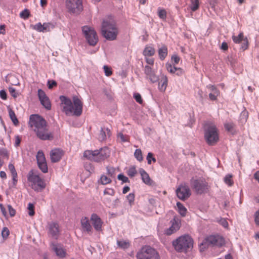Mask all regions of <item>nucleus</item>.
Instances as JSON below:
<instances>
[{"label": "nucleus", "instance_id": "63", "mask_svg": "<svg viewBox=\"0 0 259 259\" xmlns=\"http://www.w3.org/2000/svg\"><path fill=\"white\" fill-rule=\"evenodd\" d=\"M42 25L45 32L49 31L51 26H52V25L49 23H44Z\"/></svg>", "mask_w": 259, "mask_h": 259}, {"label": "nucleus", "instance_id": "37", "mask_svg": "<svg viewBox=\"0 0 259 259\" xmlns=\"http://www.w3.org/2000/svg\"><path fill=\"white\" fill-rule=\"evenodd\" d=\"M158 16L162 20H165L166 18L167 13L165 9L158 8Z\"/></svg>", "mask_w": 259, "mask_h": 259}, {"label": "nucleus", "instance_id": "25", "mask_svg": "<svg viewBox=\"0 0 259 259\" xmlns=\"http://www.w3.org/2000/svg\"><path fill=\"white\" fill-rule=\"evenodd\" d=\"M111 135V132L108 128H102L98 136V139L100 141H105L107 137H110Z\"/></svg>", "mask_w": 259, "mask_h": 259}, {"label": "nucleus", "instance_id": "14", "mask_svg": "<svg viewBox=\"0 0 259 259\" xmlns=\"http://www.w3.org/2000/svg\"><path fill=\"white\" fill-rule=\"evenodd\" d=\"M60 100L61 102V104L64 105L63 111L66 114H70L71 110L72 109V102L71 100L64 96H61L60 97Z\"/></svg>", "mask_w": 259, "mask_h": 259}, {"label": "nucleus", "instance_id": "57", "mask_svg": "<svg viewBox=\"0 0 259 259\" xmlns=\"http://www.w3.org/2000/svg\"><path fill=\"white\" fill-rule=\"evenodd\" d=\"M220 92H213L209 94V98L211 101H215L217 99L218 96L219 95Z\"/></svg>", "mask_w": 259, "mask_h": 259}, {"label": "nucleus", "instance_id": "28", "mask_svg": "<svg viewBox=\"0 0 259 259\" xmlns=\"http://www.w3.org/2000/svg\"><path fill=\"white\" fill-rule=\"evenodd\" d=\"M155 52V50L153 47L147 45L143 51V54L145 57H150L153 56Z\"/></svg>", "mask_w": 259, "mask_h": 259}, {"label": "nucleus", "instance_id": "17", "mask_svg": "<svg viewBox=\"0 0 259 259\" xmlns=\"http://www.w3.org/2000/svg\"><path fill=\"white\" fill-rule=\"evenodd\" d=\"M91 221L95 229L97 231L102 230L103 221L101 219L96 213H93L91 217Z\"/></svg>", "mask_w": 259, "mask_h": 259}, {"label": "nucleus", "instance_id": "29", "mask_svg": "<svg viewBox=\"0 0 259 259\" xmlns=\"http://www.w3.org/2000/svg\"><path fill=\"white\" fill-rule=\"evenodd\" d=\"M117 244L119 248L126 249L130 247L131 242L127 239H121L117 241Z\"/></svg>", "mask_w": 259, "mask_h": 259}, {"label": "nucleus", "instance_id": "8", "mask_svg": "<svg viewBox=\"0 0 259 259\" xmlns=\"http://www.w3.org/2000/svg\"><path fill=\"white\" fill-rule=\"evenodd\" d=\"M82 30L89 44L91 46H95L98 41V38L95 30L91 27L84 26Z\"/></svg>", "mask_w": 259, "mask_h": 259}, {"label": "nucleus", "instance_id": "9", "mask_svg": "<svg viewBox=\"0 0 259 259\" xmlns=\"http://www.w3.org/2000/svg\"><path fill=\"white\" fill-rule=\"evenodd\" d=\"M176 193L177 197L181 200L185 201L188 199L191 192L189 186L185 183H182L177 188Z\"/></svg>", "mask_w": 259, "mask_h": 259}, {"label": "nucleus", "instance_id": "24", "mask_svg": "<svg viewBox=\"0 0 259 259\" xmlns=\"http://www.w3.org/2000/svg\"><path fill=\"white\" fill-rule=\"evenodd\" d=\"M9 170H10L11 176L12 177V181L13 186H16L18 182V175L17 171L14 165L12 163H10L8 166Z\"/></svg>", "mask_w": 259, "mask_h": 259}, {"label": "nucleus", "instance_id": "15", "mask_svg": "<svg viewBox=\"0 0 259 259\" xmlns=\"http://www.w3.org/2000/svg\"><path fill=\"white\" fill-rule=\"evenodd\" d=\"M206 238L210 245L222 246L225 243L224 238L219 235H210Z\"/></svg>", "mask_w": 259, "mask_h": 259}, {"label": "nucleus", "instance_id": "43", "mask_svg": "<svg viewBox=\"0 0 259 259\" xmlns=\"http://www.w3.org/2000/svg\"><path fill=\"white\" fill-rule=\"evenodd\" d=\"M167 70L170 73H175L177 71V67L172 65L171 64H166Z\"/></svg>", "mask_w": 259, "mask_h": 259}, {"label": "nucleus", "instance_id": "60", "mask_svg": "<svg viewBox=\"0 0 259 259\" xmlns=\"http://www.w3.org/2000/svg\"><path fill=\"white\" fill-rule=\"evenodd\" d=\"M9 214L11 217H14L16 214L15 210L10 205L8 206Z\"/></svg>", "mask_w": 259, "mask_h": 259}, {"label": "nucleus", "instance_id": "62", "mask_svg": "<svg viewBox=\"0 0 259 259\" xmlns=\"http://www.w3.org/2000/svg\"><path fill=\"white\" fill-rule=\"evenodd\" d=\"M48 88L51 89L57 85V82L55 80H48Z\"/></svg>", "mask_w": 259, "mask_h": 259}, {"label": "nucleus", "instance_id": "34", "mask_svg": "<svg viewBox=\"0 0 259 259\" xmlns=\"http://www.w3.org/2000/svg\"><path fill=\"white\" fill-rule=\"evenodd\" d=\"M177 206L178 208V211L182 217H185L186 214L187 210L186 208L180 202L177 203Z\"/></svg>", "mask_w": 259, "mask_h": 259}, {"label": "nucleus", "instance_id": "61", "mask_svg": "<svg viewBox=\"0 0 259 259\" xmlns=\"http://www.w3.org/2000/svg\"><path fill=\"white\" fill-rule=\"evenodd\" d=\"M0 97L3 100H6L7 99V94L5 90L0 91Z\"/></svg>", "mask_w": 259, "mask_h": 259}, {"label": "nucleus", "instance_id": "54", "mask_svg": "<svg viewBox=\"0 0 259 259\" xmlns=\"http://www.w3.org/2000/svg\"><path fill=\"white\" fill-rule=\"evenodd\" d=\"M0 155L4 158H8L9 157V153L7 150L5 148H0Z\"/></svg>", "mask_w": 259, "mask_h": 259}, {"label": "nucleus", "instance_id": "27", "mask_svg": "<svg viewBox=\"0 0 259 259\" xmlns=\"http://www.w3.org/2000/svg\"><path fill=\"white\" fill-rule=\"evenodd\" d=\"M59 225L57 223H53L50 225L49 233L54 237H56L59 233Z\"/></svg>", "mask_w": 259, "mask_h": 259}, {"label": "nucleus", "instance_id": "4", "mask_svg": "<svg viewBox=\"0 0 259 259\" xmlns=\"http://www.w3.org/2000/svg\"><path fill=\"white\" fill-rule=\"evenodd\" d=\"M204 138L209 145H214L219 140V130L212 123H206L204 129Z\"/></svg>", "mask_w": 259, "mask_h": 259}, {"label": "nucleus", "instance_id": "3", "mask_svg": "<svg viewBox=\"0 0 259 259\" xmlns=\"http://www.w3.org/2000/svg\"><path fill=\"white\" fill-rule=\"evenodd\" d=\"M27 178L30 187L35 191L41 192L46 188V184L44 179L39 176L36 170H30Z\"/></svg>", "mask_w": 259, "mask_h": 259}, {"label": "nucleus", "instance_id": "12", "mask_svg": "<svg viewBox=\"0 0 259 259\" xmlns=\"http://www.w3.org/2000/svg\"><path fill=\"white\" fill-rule=\"evenodd\" d=\"M38 96L42 105L47 110L51 109V103L45 92L41 89L38 90Z\"/></svg>", "mask_w": 259, "mask_h": 259}, {"label": "nucleus", "instance_id": "46", "mask_svg": "<svg viewBox=\"0 0 259 259\" xmlns=\"http://www.w3.org/2000/svg\"><path fill=\"white\" fill-rule=\"evenodd\" d=\"M103 69L106 76H110L112 74V71L110 67L107 65H104Z\"/></svg>", "mask_w": 259, "mask_h": 259}, {"label": "nucleus", "instance_id": "23", "mask_svg": "<svg viewBox=\"0 0 259 259\" xmlns=\"http://www.w3.org/2000/svg\"><path fill=\"white\" fill-rule=\"evenodd\" d=\"M180 228V225L175 220L172 222L171 226L165 231V234L167 235H170L172 233L176 232Z\"/></svg>", "mask_w": 259, "mask_h": 259}, {"label": "nucleus", "instance_id": "40", "mask_svg": "<svg viewBox=\"0 0 259 259\" xmlns=\"http://www.w3.org/2000/svg\"><path fill=\"white\" fill-rule=\"evenodd\" d=\"M37 162H45V157L42 151H39L36 155Z\"/></svg>", "mask_w": 259, "mask_h": 259}, {"label": "nucleus", "instance_id": "35", "mask_svg": "<svg viewBox=\"0 0 259 259\" xmlns=\"http://www.w3.org/2000/svg\"><path fill=\"white\" fill-rule=\"evenodd\" d=\"M9 114L14 124L15 125H17L19 123V121L16 117V115L14 111L12 109H10L9 110Z\"/></svg>", "mask_w": 259, "mask_h": 259}, {"label": "nucleus", "instance_id": "36", "mask_svg": "<svg viewBox=\"0 0 259 259\" xmlns=\"http://www.w3.org/2000/svg\"><path fill=\"white\" fill-rule=\"evenodd\" d=\"M209 246H210V244L206 238H205L199 244L200 251H204Z\"/></svg>", "mask_w": 259, "mask_h": 259}, {"label": "nucleus", "instance_id": "33", "mask_svg": "<svg viewBox=\"0 0 259 259\" xmlns=\"http://www.w3.org/2000/svg\"><path fill=\"white\" fill-rule=\"evenodd\" d=\"M224 127L226 130L229 132L233 133L235 132V124L233 122H228L225 123Z\"/></svg>", "mask_w": 259, "mask_h": 259}, {"label": "nucleus", "instance_id": "11", "mask_svg": "<svg viewBox=\"0 0 259 259\" xmlns=\"http://www.w3.org/2000/svg\"><path fill=\"white\" fill-rule=\"evenodd\" d=\"M73 103L70 113L73 115L79 116L82 112L83 102L77 96H73L72 98Z\"/></svg>", "mask_w": 259, "mask_h": 259}, {"label": "nucleus", "instance_id": "26", "mask_svg": "<svg viewBox=\"0 0 259 259\" xmlns=\"http://www.w3.org/2000/svg\"><path fill=\"white\" fill-rule=\"evenodd\" d=\"M53 249L56 252V255L60 257H64L66 255V252L60 245L53 244Z\"/></svg>", "mask_w": 259, "mask_h": 259}, {"label": "nucleus", "instance_id": "13", "mask_svg": "<svg viewBox=\"0 0 259 259\" xmlns=\"http://www.w3.org/2000/svg\"><path fill=\"white\" fill-rule=\"evenodd\" d=\"M65 152L60 148H55L50 152V157L52 162H58L61 160L64 155Z\"/></svg>", "mask_w": 259, "mask_h": 259}, {"label": "nucleus", "instance_id": "45", "mask_svg": "<svg viewBox=\"0 0 259 259\" xmlns=\"http://www.w3.org/2000/svg\"><path fill=\"white\" fill-rule=\"evenodd\" d=\"M134 155L136 159H137V160L140 161L143 160L142 153L140 149H136L134 153Z\"/></svg>", "mask_w": 259, "mask_h": 259}, {"label": "nucleus", "instance_id": "48", "mask_svg": "<svg viewBox=\"0 0 259 259\" xmlns=\"http://www.w3.org/2000/svg\"><path fill=\"white\" fill-rule=\"evenodd\" d=\"M137 172L136 169V168L134 167H132L130 168L127 171L128 176L131 177H134L137 174Z\"/></svg>", "mask_w": 259, "mask_h": 259}, {"label": "nucleus", "instance_id": "2", "mask_svg": "<svg viewBox=\"0 0 259 259\" xmlns=\"http://www.w3.org/2000/svg\"><path fill=\"white\" fill-rule=\"evenodd\" d=\"M101 32L103 36L107 39L114 40L118 34V29L116 22L112 17H108L102 21Z\"/></svg>", "mask_w": 259, "mask_h": 259}, {"label": "nucleus", "instance_id": "64", "mask_svg": "<svg viewBox=\"0 0 259 259\" xmlns=\"http://www.w3.org/2000/svg\"><path fill=\"white\" fill-rule=\"evenodd\" d=\"M254 217L255 223L259 226V209L255 213Z\"/></svg>", "mask_w": 259, "mask_h": 259}, {"label": "nucleus", "instance_id": "55", "mask_svg": "<svg viewBox=\"0 0 259 259\" xmlns=\"http://www.w3.org/2000/svg\"><path fill=\"white\" fill-rule=\"evenodd\" d=\"M115 191L112 188H106L104 191V195L113 196L115 194Z\"/></svg>", "mask_w": 259, "mask_h": 259}, {"label": "nucleus", "instance_id": "32", "mask_svg": "<svg viewBox=\"0 0 259 259\" xmlns=\"http://www.w3.org/2000/svg\"><path fill=\"white\" fill-rule=\"evenodd\" d=\"M190 2L191 3L189 5V7L192 11L195 12L199 9V0H190Z\"/></svg>", "mask_w": 259, "mask_h": 259}, {"label": "nucleus", "instance_id": "1", "mask_svg": "<svg viewBox=\"0 0 259 259\" xmlns=\"http://www.w3.org/2000/svg\"><path fill=\"white\" fill-rule=\"evenodd\" d=\"M29 125L37 137L42 140H51L53 136L49 131L47 121L40 116L34 114L29 118Z\"/></svg>", "mask_w": 259, "mask_h": 259}, {"label": "nucleus", "instance_id": "51", "mask_svg": "<svg viewBox=\"0 0 259 259\" xmlns=\"http://www.w3.org/2000/svg\"><path fill=\"white\" fill-rule=\"evenodd\" d=\"M134 98L136 100L137 102H138V103L141 104L143 103V99L142 98L141 95L139 93H134Z\"/></svg>", "mask_w": 259, "mask_h": 259}, {"label": "nucleus", "instance_id": "42", "mask_svg": "<svg viewBox=\"0 0 259 259\" xmlns=\"http://www.w3.org/2000/svg\"><path fill=\"white\" fill-rule=\"evenodd\" d=\"M100 182L102 185H106L111 182V180L110 178H108L106 176H102L100 178Z\"/></svg>", "mask_w": 259, "mask_h": 259}, {"label": "nucleus", "instance_id": "31", "mask_svg": "<svg viewBox=\"0 0 259 259\" xmlns=\"http://www.w3.org/2000/svg\"><path fill=\"white\" fill-rule=\"evenodd\" d=\"M243 37V33L241 32L238 35V36L233 35L232 36V39L233 41L236 44H239L242 41L246 42L247 43V38H244Z\"/></svg>", "mask_w": 259, "mask_h": 259}, {"label": "nucleus", "instance_id": "20", "mask_svg": "<svg viewBox=\"0 0 259 259\" xmlns=\"http://www.w3.org/2000/svg\"><path fill=\"white\" fill-rule=\"evenodd\" d=\"M99 153L98 154V160L99 161H104L110 155V150L107 147H105L101 148L98 150Z\"/></svg>", "mask_w": 259, "mask_h": 259}, {"label": "nucleus", "instance_id": "7", "mask_svg": "<svg viewBox=\"0 0 259 259\" xmlns=\"http://www.w3.org/2000/svg\"><path fill=\"white\" fill-rule=\"evenodd\" d=\"M190 185L194 191L198 194L205 193L208 189V184L201 177H193L190 180Z\"/></svg>", "mask_w": 259, "mask_h": 259}, {"label": "nucleus", "instance_id": "47", "mask_svg": "<svg viewBox=\"0 0 259 259\" xmlns=\"http://www.w3.org/2000/svg\"><path fill=\"white\" fill-rule=\"evenodd\" d=\"M127 199L130 206H132L134 203L135 201V195L134 193H130L127 196Z\"/></svg>", "mask_w": 259, "mask_h": 259}, {"label": "nucleus", "instance_id": "50", "mask_svg": "<svg viewBox=\"0 0 259 259\" xmlns=\"http://www.w3.org/2000/svg\"><path fill=\"white\" fill-rule=\"evenodd\" d=\"M34 29L38 32H45L42 24L40 22L37 23L34 26Z\"/></svg>", "mask_w": 259, "mask_h": 259}, {"label": "nucleus", "instance_id": "22", "mask_svg": "<svg viewBox=\"0 0 259 259\" xmlns=\"http://www.w3.org/2000/svg\"><path fill=\"white\" fill-rule=\"evenodd\" d=\"M143 182L146 185L151 186L153 182L151 180L149 175L143 169L139 170Z\"/></svg>", "mask_w": 259, "mask_h": 259}, {"label": "nucleus", "instance_id": "41", "mask_svg": "<svg viewBox=\"0 0 259 259\" xmlns=\"http://www.w3.org/2000/svg\"><path fill=\"white\" fill-rule=\"evenodd\" d=\"M27 209L29 215L31 217L33 216L35 214L34 204L31 203H28Z\"/></svg>", "mask_w": 259, "mask_h": 259}, {"label": "nucleus", "instance_id": "59", "mask_svg": "<svg viewBox=\"0 0 259 259\" xmlns=\"http://www.w3.org/2000/svg\"><path fill=\"white\" fill-rule=\"evenodd\" d=\"M147 162H151L152 160L153 162H155L156 159L153 156V154L152 153L149 152V153H148L147 156Z\"/></svg>", "mask_w": 259, "mask_h": 259}, {"label": "nucleus", "instance_id": "21", "mask_svg": "<svg viewBox=\"0 0 259 259\" xmlns=\"http://www.w3.org/2000/svg\"><path fill=\"white\" fill-rule=\"evenodd\" d=\"M168 84V78L166 76H161L158 82V89L162 93L165 92Z\"/></svg>", "mask_w": 259, "mask_h": 259}, {"label": "nucleus", "instance_id": "5", "mask_svg": "<svg viewBox=\"0 0 259 259\" xmlns=\"http://www.w3.org/2000/svg\"><path fill=\"white\" fill-rule=\"evenodd\" d=\"M172 245L178 252H186L193 247V240L188 235L181 236L172 242Z\"/></svg>", "mask_w": 259, "mask_h": 259}, {"label": "nucleus", "instance_id": "56", "mask_svg": "<svg viewBox=\"0 0 259 259\" xmlns=\"http://www.w3.org/2000/svg\"><path fill=\"white\" fill-rule=\"evenodd\" d=\"M9 91L11 95L15 98H17L19 95L18 93L16 92V90L14 88H9Z\"/></svg>", "mask_w": 259, "mask_h": 259}, {"label": "nucleus", "instance_id": "38", "mask_svg": "<svg viewBox=\"0 0 259 259\" xmlns=\"http://www.w3.org/2000/svg\"><path fill=\"white\" fill-rule=\"evenodd\" d=\"M224 182L228 186H231L233 184L232 176L230 174L227 175L224 178Z\"/></svg>", "mask_w": 259, "mask_h": 259}, {"label": "nucleus", "instance_id": "53", "mask_svg": "<svg viewBox=\"0 0 259 259\" xmlns=\"http://www.w3.org/2000/svg\"><path fill=\"white\" fill-rule=\"evenodd\" d=\"M10 234V231L8 228L4 227L2 232V235L4 238H7Z\"/></svg>", "mask_w": 259, "mask_h": 259}, {"label": "nucleus", "instance_id": "58", "mask_svg": "<svg viewBox=\"0 0 259 259\" xmlns=\"http://www.w3.org/2000/svg\"><path fill=\"white\" fill-rule=\"evenodd\" d=\"M118 179L119 180L122 181L123 183H127L129 182L128 178L122 174H119L118 176Z\"/></svg>", "mask_w": 259, "mask_h": 259}, {"label": "nucleus", "instance_id": "52", "mask_svg": "<svg viewBox=\"0 0 259 259\" xmlns=\"http://www.w3.org/2000/svg\"><path fill=\"white\" fill-rule=\"evenodd\" d=\"M118 137L119 138L122 142H125L129 141L130 138L127 135H124L122 133H119Z\"/></svg>", "mask_w": 259, "mask_h": 259}, {"label": "nucleus", "instance_id": "10", "mask_svg": "<svg viewBox=\"0 0 259 259\" xmlns=\"http://www.w3.org/2000/svg\"><path fill=\"white\" fill-rule=\"evenodd\" d=\"M66 7L69 12L73 14H79L82 10L81 0H66Z\"/></svg>", "mask_w": 259, "mask_h": 259}, {"label": "nucleus", "instance_id": "19", "mask_svg": "<svg viewBox=\"0 0 259 259\" xmlns=\"http://www.w3.org/2000/svg\"><path fill=\"white\" fill-rule=\"evenodd\" d=\"M81 228L83 231L90 234L92 230V227L91 225L89 219L86 217H82L80 220Z\"/></svg>", "mask_w": 259, "mask_h": 259}, {"label": "nucleus", "instance_id": "16", "mask_svg": "<svg viewBox=\"0 0 259 259\" xmlns=\"http://www.w3.org/2000/svg\"><path fill=\"white\" fill-rule=\"evenodd\" d=\"M144 73L146 75V78L148 79L151 83H154L158 81V77L155 74L151 66L148 65L145 66L144 68Z\"/></svg>", "mask_w": 259, "mask_h": 259}, {"label": "nucleus", "instance_id": "49", "mask_svg": "<svg viewBox=\"0 0 259 259\" xmlns=\"http://www.w3.org/2000/svg\"><path fill=\"white\" fill-rule=\"evenodd\" d=\"M30 15V13L28 10L25 9L23 11L21 12L20 14V16L21 18L23 19H27Z\"/></svg>", "mask_w": 259, "mask_h": 259}, {"label": "nucleus", "instance_id": "6", "mask_svg": "<svg viewBox=\"0 0 259 259\" xmlns=\"http://www.w3.org/2000/svg\"><path fill=\"white\" fill-rule=\"evenodd\" d=\"M136 257L137 259H160V255L154 248L145 245L138 251Z\"/></svg>", "mask_w": 259, "mask_h": 259}, {"label": "nucleus", "instance_id": "39", "mask_svg": "<svg viewBox=\"0 0 259 259\" xmlns=\"http://www.w3.org/2000/svg\"><path fill=\"white\" fill-rule=\"evenodd\" d=\"M37 164L39 168L42 171V172L44 173L48 172V167L47 163H37Z\"/></svg>", "mask_w": 259, "mask_h": 259}, {"label": "nucleus", "instance_id": "44", "mask_svg": "<svg viewBox=\"0 0 259 259\" xmlns=\"http://www.w3.org/2000/svg\"><path fill=\"white\" fill-rule=\"evenodd\" d=\"M84 166L86 170L89 172V174L94 171V167L92 163H85Z\"/></svg>", "mask_w": 259, "mask_h": 259}, {"label": "nucleus", "instance_id": "30", "mask_svg": "<svg viewBox=\"0 0 259 259\" xmlns=\"http://www.w3.org/2000/svg\"><path fill=\"white\" fill-rule=\"evenodd\" d=\"M158 56L160 60H163L167 55V48L165 45L162 46L158 51Z\"/></svg>", "mask_w": 259, "mask_h": 259}, {"label": "nucleus", "instance_id": "18", "mask_svg": "<svg viewBox=\"0 0 259 259\" xmlns=\"http://www.w3.org/2000/svg\"><path fill=\"white\" fill-rule=\"evenodd\" d=\"M98 150H88L84 152L83 156L89 160H98Z\"/></svg>", "mask_w": 259, "mask_h": 259}]
</instances>
